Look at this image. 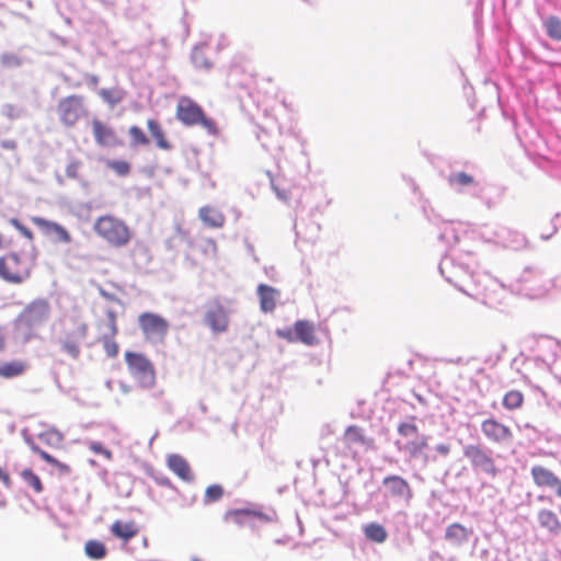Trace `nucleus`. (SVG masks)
<instances>
[{
    "instance_id": "nucleus-1",
    "label": "nucleus",
    "mask_w": 561,
    "mask_h": 561,
    "mask_svg": "<svg viewBox=\"0 0 561 561\" xmlns=\"http://www.w3.org/2000/svg\"><path fill=\"white\" fill-rule=\"evenodd\" d=\"M36 265L32 255L10 252L0 256V278L9 284L20 285L26 282Z\"/></svg>"
},
{
    "instance_id": "nucleus-2",
    "label": "nucleus",
    "mask_w": 561,
    "mask_h": 561,
    "mask_svg": "<svg viewBox=\"0 0 561 561\" xmlns=\"http://www.w3.org/2000/svg\"><path fill=\"white\" fill-rule=\"evenodd\" d=\"M36 439L53 449H57L61 447L65 436L61 432L56 428H48L37 435V437H33L31 435L24 436L25 444L30 447V449L37 454L46 463L56 468L58 473L60 474H70L71 467L65 462L59 461L57 458L51 456L50 454L43 450L39 445L36 443Z\"/></svg>"
},
{
    "instance_id": "nucleus-3",
    "label": "nucleus",
    "mask_w": 561,
    "mask_h": 561,
    "mask_svg": "<svg viewBox=\"0 0 561 561\" xmlns=\"http://www.w3.org/2000/svg\"><path fill=\"white\" fill-rule=\"evenodd\" d=\"M175 117L184 126L201 125L210 135H217L218 128L216 123L208 118L202 108L194 100L188 96H181L176 104Z\"/></svg>"
},
{
    "instance_id": "nucleus-4",
    "label": "nucleus",
    "mask_w": 561,
    "mask_h": 561,
    "mask_svg": "<svg viewBox=\"0 0 561 561\" xmlns=\"http://www.w3.org/2000/svg\"><path fill=\"white\" fill-rule=\"evenodd\" d=\"M93 230L108 244L116 248L126 245L131 237L128 226L111 215L99 217L93 225Z\"/></svg>"
},
{
    "instance_id": "nucleus-5",
    "label": "nucleus",
    "mask_w": 561,
    "mask_h": 561,
    "mask_svg": "<svg viewBox=\"0 0 561 561\" xmlns=\"http://www.w3.org/2000/svg\"><path fill=\"white\" fill-rule=\"evenodd\" d=\"M50 316V306L45 299H35L31 301L19 313L15 325L19 330L27 334V337L34 335V332L45 324Z\"/></svg>"
},
{
    "instance_id": "nucleus-6",
    "label": "nucleus",
    "mask_w": 561,
    "mask_h": 561,
    "mask_svg": "<svg viewBox=\"0 0 561 561\" xmlns=\"http://www.w3.org/2000/svg\"><path fill=\"white\" fill-rule=\"evenodd\" d=\"M129 374L145 388H152L156 383V369L150 359L142 353L127 351L124 354Z\"/></svg>"
},
{
    "instance_id": "nucleus-7",
    "label": "nucleus",
    "mask_w": 561,
    "mask_h": 561,
    "mask_svg": "<svg viewBox=\"0 0 561 561\" xmlns=\"http://www.w3.org/2000/svg\"><path fill=\"white\" fill-rule=\"evenodd\" d=\"M138 325L144 339L153 344L163 343L170 324L167 319L154 312H142L138 317Z\"/></svg>"
},
{
    "instance_id": "nucleus-8",
    "label": "nucleus",
    "mask_w": 561,
    "mask_h": 561,
    "mask_svg": "<svg viewBox=\"0 0 561 561\" xmlns=\"http://www.w3.org/2000/svg\"><path fill=\"white\" fill-rule=\"evenodd\" d=\"M202 321L213 334L226 333L230 325V311L215 298L206 304Z\"/></svg>"
},
{
    "instance_id": "nucleus-9",
    "label": "nucleus",
    "mask_w": 561,
    "mask_h": 561,
    "mask_svg": "<svg viewBox=\"0 0 561 561\" xmlns=\"http://www.w3.org/2000/svg\"><path fill=\"white\" fill-rule=\"evenodd\" d=\"M57 114L62 125L73 127L87 115L84 98L79 94L62 98L57 104Z\"/></svg>"
},
{
    "instance_id": "nucleus-10",
    "label": "nucleus",
    "mask_w": 561,
    "mask_h": 561,
    "mask_svg": "<svg viewBox=\"0 0 561 561\" xmlns=\"http://www.w3.org/2000/svg\"><path fill=\"white\" fill-rule=\"evenodd\" d=\"M89 327L87 323L76 321L64 337L60 340L61 350L72 358H78L81 345L88 336Z\"/></svg>"
},
{
    "instance_id": "nucleus-11",
    "label": "nucleus",
    "mask_w": 561,
    "mask_h": 561,
    "mask_svg": "<svg viewBox=\"0 0 561 561\" xmlns=\"http://www.w3.org/2000/svg\"><path fill=\"white\" fill-rule=\"evenodd\" d=\"M225 519L237 526L254 527L255 520L267 524L272 523L274 517L259 510L242 508L228 511L225 515Z\"/></svg>"
},
{
    "instance_id": "nucleus-12",
    "label": "nucleus",
    "mask_w": 561,
    "mask_h": 561,
    "mask_svg": "<svg viewBox=\"0 0 561 561\" xmlns=\"http://www.w3.org/2000/svg\"><path fill=\"white\" fill-rule=\"evenodd\" d=\"M91 129L95 144L99 147L110 148L122 145V140L116 130L100 118L91 121Z\"/></svg>"
},
{
    "instance_id": "nucleus-13",
    "label": "nucleus",
    "mask_w": 561,
    "mask_h": 561,
    "mask_svg": "<svg viewBox=\"0 0 561 561\" xmlns=\"http://www.w3.org/2000/svg\"><path fill=\"white\" fill-rule=\"evenodd\" d=\"M483 435L492 443L503 445L512 442V430L496 419H486L481 423Z\"/></svg>"
},
{
    "instance_id": "nucleus-14",
    "label": "nucleus",
    "mask_w": 561,
    "mask_h": 561,
    "mask_svg": "<svg viewBox=\"0 0 561 561\" xmlns=\"http://www.w3.org/2000/svg\"><path fill=\"white\" fill-rule=\"evenodd\" d=\"M530 474L536 486L551 489L561 499V479L552 470L535 465L531 467Z\"/></svg>"
},
{
    "instance_id": "nucleus-15",
    "label": "nucleus",
    "mask_w": 561,
    "mask_h": 561,
    "mask_svg": "<svg viewBox=\"0 0 561 561\" xmlns=\"http://www.w3.org/2000/svg\"><path fill=\"white\" fill-rule=\"evenodd\" d=\"M32 222L38 227L44 234L54 236L55 241L60 243H70L71 236L61 225L55 221L47 220L45 218L34 216L31 218Z\"/></svg>"
},
{
    "instance_id": "nucleus-16",
    "label": "nucleus",
    "mask_w": 561,
    "mask_h": 561,
    "mask_svg": "<svg viewBox=\"0 0 561 561\" xmlns=\"http://www.w3.org/2000/svg\"><path fill=\"white\" fill-rule=\"evenodd\" d=\"M106 317L107 334H105L101 341L106 355L108 357H116L119 351L118 344L115 341V336L118 332L116 313L113 310H108Z\"/></svg>"
},
{
    "instance_id": "nucleus-17",
    "label": "nucleus",
    "mask_w": 561,
    "mask_h": 561,
    "mask_svg": "<svg viewBox=\"0 0 561 561\" xmlns=\"http://www.w3.org/2000/svg\"><path fill=\"white\" fill-rule=\"evenodd\" d=\"M465 457L468 458L471 463L479 468L480 470L495 474L496 467L492 458L480 447L478 446H469L465 449Z\"/></svg>"
},
{
    "instance_id": "nucleus-18",
    "label": "nucleus",
    "mask_w": 561,
    "mask_h": 561,
    "mask_svg": "<svg viewBox=\"0 0 561 561\" xmlns=\"http://www.w3.org/2000/svg\"><path fill=\"white\" fill-rule=\"evenodd\" d=\"M382 484L389 489L392 496L410 501L413 496L412 489L407 480L399 476H388L382 480Z\"/></svg>"
},
{
    "instance_id": "nucleus-19",
    "label": "nucleus",
    "mask_w": 561,
    "mask_h": 561,
    "mask_svg": "<svg viewBox=\"0 0 561 561\" xmlns=\"http://www.w3.org/2000/svg\"><path fill=\"white\" fill-rule=\"evenodd\" d=\"M260 298V308L263 312H273L279 298V290L266 284H260L256 289Z\"/></svg>"
},
{
    "instance_id": "nucleus-20",
    "label": "nucleus",
    "mask_w": 561,
    "mask_h": 561,
    "mask_svg": "<svg viewBox=\"0 0 561 561\" xmlns=\"http://www.w3.org/2000/svg\"><path fill=\"white\" fill-rule=\"evenodd\" d=\"M400 450L407 453L410 458H420L425 455V450L428 447L427 437L424 435L409 438L407 440H403L401 444L400 442L397 443Z\"/></svg>"
},
{
    "instance_id": "nucleus-21",
    "label": "nucleus",
    "mask_w": 561,
    "mask_h": 561,
    "mask_svg": "<svg viewBox=\"0 0 561 561\" xmlns=\"http://www.w3.org/2000/svg\"><path fill=\"white\" fill-rule=\"evenodd\" d=\"M295 331L298 342L305 345H316L319 340L317 337L316 324L309 320H298L295 322Z\"/></svg>"
},
{
    "instance_id": "nucleus-22",
    "label": "nucleus",
    "mask_w": 561,
    "mask_h": 561,
    "mask_svg": "<svg viewBox=\"0 0 561 561\" xmlns=\"http://www.w3.org/2000/svg\"><path fill=\"white\" fill-rule=\"evenodd\" d=\"M167 463L169 469L180 479L186 482L193 481L194 476L188 462L184 457L178 454H172L168 457Z\"/></svg>"
},
{
    "instance_id": "nucleus-23",
    "label": "nucleus",
    "mask_w": 561,
    "mask_h": 561,
    "mask_svg": "<svg viewBox=\"0 0 561 561\" xmlns=\"http://www.w3.org/2000/svg\"><path fill=\"white\" fill-rule=\"evenodd\" d=\"M110 530L114 537L127 542L138 535L139 526L134 520L124 522L117 519L111 525Z\"/></svg>"
},
{
    "instance_id": "nucleus-24",
    "label": "nucleus",
    "mask_w": 561,
    "mask_h": 561,
    "mask_svg": "<svg viewBox=\"0 0 561 561\" xmlns=\"http://www.w3.org/2000/svg\"><path fill=\"white\" fill-rule=\"evenodd\" d=\"M148 131L153 139L157 148L163 151H169L173 148L172 142L169 140L165 130L162 125L157 119H148L147 121Z\"/></svg>"
},
{
    "instance_id": "nucleus-25",
    "label": "nucleus",
    "mask_w": 561,
    "mask_h": 561,
    "mask_svg": "<svg viewBox=\"0 0 561 561\" xmlns=\"http://www.w3.org/2000/svg\"><path fill=\"white\" fill-rule=\"evenodd\" d=\"M27 367V363L23 359L2 362L0 363V378L12 379L22 376Z\"/></svg>"
},
{
    "instance_id": "nucleus-26",
    "label": "nucleus",
    "mask_w": 561,
    "mask_h": 561,
    "mask_svg": "<svg viewBox=\"0 0 561 561\" xmlns=\"http://www.w3.org/2000/svg\"><path fill=\"white\" fill-rule=\"evenodd\" d=\"M198 216L201 220L210 228H221L225 224V216L218 209L204 206L199 209Z\"/></svg>"
},
{
    "instance_id": "nucleus-27",
    "label": "nucleus",
    "mask_w": 561,
    "mask_h": 561,
    "mask_svg": "<svg viewBox=\"0 0 561 561\" xmlns=\"http://www.w3.org/2000/svg\"><path fill=\"white\" fill-rule=\"evenodd\" d=\"M539 525L553 535L561 531V522L551 510L542 508L538 512Z\"/></svg>"
},
{
    "instance_id": "nucleus-28",
    "label": "nucleus",
    "mask_w": 561,
    "mask_h": 561,
    "mask_svg": "<svg viewBox=\"0 0 561 561\" xmlns=\"http://www.w3.org/2000/svg\"><path fill=\"white\" fill-rule=\"evenodd\" d=\"M125 94V91L121 88L101 89L99 91L100 98L111 107L122 103Z\"/></svg>"
},
{
    "instance_id": "nucleus-29",
    "label": "nucleus",
    "mask_w": 561,
    "mask_h": 561,
    "mask_svg": "<svg viewBox=\"0 0 561 561\" xmlns=\"http://www.w3.org/2000/svg\"><path fill=\"white\" fill-rule=\"evenodd\" d=\"M344 443L347 447L353 445H366L368 440L364 436V432L359 426L350 425L344 432Z\"/></svg>"
},
{
    "instance_id": "nucleus-30",
    "label": "nucleus",
    "mask_w": 561,
    "mask_h": 561,
    "mask_svg": "<svg viewBox=\"0 0 561 561\" xmlns=\"http://www.w3.org/2000/svg\"><path fill=\"white\" fill-rule=\"evenodd\" d=\"M364 534L367 539L382 543L386 541L388 535L383 526L377 523H370L364 527Z\"/></svg>"
},
{
    "instance_id": "nucleus-31",
    "label": "nucleus",
    "mask_w": 561,
    "mask_h": 561,
    "mask_svg": "<svg viewBox=\"0 0 561 561\" xmlns=\"http://www.w3.org/2000/svg\"><path fill=\"white\" fill-rule=\"evenodd\" d=\"M524 394L519 390L507 391L502 400V404L506 410L513 411L523 407Z\"/></svg>"
},
{
    "instance_id": "nucleus-32",
    "label": "nucleus",
    "mask_w": 561,
    "mask_h": 561,
    "mask_svg": "<svg viewBox=\"0 0 561 561\" xmlns=\"http://www.w3.org/2000/svg\"><path fill=\"white\" fill-rule=\"evenodd\" d=\"M414 421L415 416H411L408 422H402L398 425V433L403 440L421 436L419 427Z\"/></svg>"
},
{
    "instance_id": "nucleus-33",
    "label": "nucleus",
    "mask_w": 561,
    "mask_h": 561,
    "mask_svg": "<svg viewBox=\"0 0 561 561\" xmlns=\"http://www.w3.org/2000/svg\"><path fill=\"white\" fill-rule=\"evenodd\" d=\"M547 35L553 41H561V19L554 15L545 20Z\"/></svg>"
},
{
    "instance_id": "nucleus-34",
    "label": "nucleus",
    "mask_w": 561,
    "mask_h": 561,
    "mask_svg": "<svg viewBox=\"0 0 561 561\" xmlns=\"http://www.w3.org/2000/svg\"><path fill=\"white\" fill-rule=\"evenodd\" d=\"M87 556L91 559L100 560L106 554V548L104 543L98 540H89L84 546Z\"/></svg>"
},
{
    "instance_id": "nucleus-35",
    "label": "nucleus",
    "mask_w": 561,
    "mask_h": 561,
    "mask_svg": "<svg viewBox=\"0 0 561 561\" xmlns=\"http://www.w3.org/2000/svg\"><path fill=\"white\" fill-rule=\"evenodd\" d=\"M21 477L36 493H41L43 491V483L39 477L32 469L22 470Z\"/></svg>"
},
{
    "instance_id": "nucleus-36",
    "label": "nucleus",
    "mask_w": 561,
    "mask_h": 561,
    "mask_svg": "<svg viewBox=\"0 0 561 561\" xmlns=\"http://www.w3.org/2000/svg\"><path fill=\"white\" fill-rule=\"evenodd\" d=\"M128 134L133 146H148L150 142L144 130L136 125L129 127Z\"/></svg>"
},
{
    "instance_id": "nucleus-37",
    "label": "nucleus",
    "mask_w": 561,
    "mask_h": 561,
    "mask_svg": "<svg viewBox=\"0 0 561 561\" xmlns=\"http://www.w3.org/2000/svg\"><path fill=\"white\" fill-rule=\"evenodd\" d=\"M106 167L119 176H126L130 172V164L125 160H107Z\"/></svg>"
},
{
    "instance_id": "nucleus-38",
    "label": "nucleus",
    "mask_w": 561,
    "mask_h": 561,
    "mask_svg": "<svg viewBox=\"0 0 561 561\" xmlns=\"http://www.w3.org/2000/svg\"><path fill=\"white\" fill-rule=\"evenodd\" d=\"M224 495V489L219 484H211L205 491V502L211 503L220 500Z\"/></svg>"
},
{
    "instance_id": "nucleus-39",
    "label": "nucleus",
    "mask_w": 561,
    "mask_h": 561,
    "mask_svg": "<svg viewBox=\"0 0 561 561\" xmlns=\"http://www.w3.org/2000/svg\"><path fill=\"white\" fill-rule=\"evenodd\" d=\"M9 222L27 240L33 241L34 234L26 226H24L19 219L11 218Z\"/></svg>"
},
{
    "instance_id": "nucleus-40",
    "label": "nucleus",
    "mask_w": 561,
    "mask_h": 561,
    "mask_svg": "<svg viewBox=\"0 0 561 561\" xmlns=\"http://www.w3.org/2000/svg\"><path fill=\"white\" fill-rule=\"evenodd\" d=\"M9 222L27 240L33 241L34 234L26 226H24L19 219L11 218Z\"/></svg>"
},
{
    "instance_id": "nucleus-41",
    "label": "nucleus",
    "mask_w": 561,
    "mask_h": 561,
    "mask_svg": "<svg viewBox=\"0 0 561 561\" xmlns=\"http://www.w3.org/2000/svg\"><path fill=\"white\" fill-rule=\"evenodd\" d=\"M276 334L278 337H280L289 343L298 342L297 334L295 331V325L293 328L277 329Z\"/></svg>"
},
{
    "instance_id": "nucleus-42",
    "label": "nucleus",
    "mask_w": 561,
    "mask_h": 561,
    "mask_svg": "<svg viewBox=\"0 0 561 561\" xmlns=\"http://www.w3.org/2000/svg\"><path fill=\"white\" fill-rule=\"evenodd\" d=\"M81 168L80 161H72L66 168V174L68 178L77 179L79 176V170Z\"/></svg>"
},
{
    "instance_id": "nucleus-43",
    "label": "nucleus",
    "mask_w": 561,
    "mask_h": 561,
    "mask_svg": "<svg viewBox=\"0 0 561 561\" xmlns=\"http://www.w3.org/2000/svg\"><path fill=\"white\" fill-rule=\"evenodd\" d=\"M90 449L95 454L103 455L106 459H112V451L104 448L100 443H92Z\"/></svg>"
},
{
    "instance_id": "nucleus-44",
    "label": "nucleus",
    "mask_w": 561,
    "mask_h": 561,
    "mask_svg": "<svg viewBox=\"0 0 561 561\" xmlns=\"http://www.w3.org/2000/svg\"><path fill=\"white\" fill-rule=\"evenodd\" d=\"M458 183L462 185H470L474 183V180L472 176L466 174V173H458Z\"/></svg>"
},
{
    "instance_id": "nucleus-45",
    "label": "nucleus",
    "mask_w": 561,
    "mask_h": 561,
    "mask_svg": "<svg viewBox=\"0 0 561 561\" xmlns=\"http://www.w3.org/2000/svg\"><path fill=\"white\" fill-rule=\"evenodd\" d=\"M0 481H2V483H3L8 489H9V488H11V484H12V482H11V478H10L9 473H8V472H5L4 470H2L1 468H0Z\"/></svg>"
},
{
    "instance_id": "nucleus-46",
    "label": "nucleus",
    "mask_w": 561,
    "mask_h": 561,
    "mask_svg": "<svg viewBox=\"0 0 561 561\" xmlns=\"http://www.w3.org/2000/svg\"><path fill=\"white\" fill-rule=\"evenodd\" d=\"M205 243H206V248L215 255L218 250L216 241L213 239H207L205 241Z\"/></svg>"
},
{
    "instance_id": "nucleus-47",
    "label": "nucleus",
    "mask_w": 561,
    "mask_h": 561,
    "mask_svg": "<svg viewBox=\"0 0 561 561\" xmlns=\"http://www.w3.org/2000/svg\"><path fill=\"white\" fill-rule=\"evenodd\" d=\"M2 60L7 65L19 64L18 59L14 56H4Z\"/></svg>"
},
{
    "instance_id": "nucleus-48",
    "label": "nucleus",
    "mask_w": 561,
    "mask_h": 561,
    "mask_svg": "<svg viewBox=\"0 0 561 561\" xmlns=\"http://www.w3.org/2000/svg\"><path fill=\"white\" fill-rule=\"evenodd\" d=\"M515 237H516V238H518V239H519V241H520V243H522V244H520L519 247H517L516 249H522V248H525V247L527 245V240H526V238H525L524 236H520V234H517V233H516V234H515Z\"/></svg>"
},
{
    "instance_id": "nucleus-49",
    "label": "nucleus",
    "mask_w": 561,
    "mask_h": 561,
    "mask_svg": "<svg viewBox=\"0 0 561 561\" xmlns=\"http://www.w3.org/2000/svg\"><path fill=\"white\" fill-rule=\"evenodd\" d=\"M7 504V497L3 493L0 492V506H4Z\"/></svg>"
},
{
    "instance_id": "nucleus-50",
    "label": "nucleus",
    "mask_w": 561,
    "mask_h": 561,
    "mask_svg": "<svg viewBox=\"0 0 561 561\" xmlns=\"http://www.w3.org/2000/svg\"><path fill=\"white\" fill-rule=\"evenodd\" d=\"M437 449L442 453V454H447L449 451V448L448 447H445L443 445L438 446Z\"/></svg>"
},
{
    "instance_id": "nucleus-51",
    "label": "nucleus",
    "mask_w": 561,
    "mask_h": 561,
    "mask_svg": "<svg viewBox=\"0 0 561 561\" xmlns=\"http://www.w3.org/2000/svg\"><path fill=\"white\" fill-rule=\"evenodd\" d=\"M454 527H455L454 525H450V526L448 527V529H447V536H451V535H453V533H451V531H453Z\"/></svg>"
},
{
    "instance_id": "nucleus-52",
    "label": "nucleus",
    "mask_w": 561,
    "mask_h": 561,
    "mask_svg": "<svg viewBox=\"0 0 561 561\" xmlns=\"http://www.w3.org/2000/svg\"><path fill=\"white\" fill-rule=\"evenodd\" d=\"M446 264H447V261H443L442 264H440V272H442V274H444V267H445Z\"/></svg>"
},
{
    "instance_id": "nucleus-53",
    "label": "nucleus",
    "mask_w": 561,
    "mask_h": 561,
    "mask_svg": "<svg viewBox=\"0 0 561 561\" xmlns=\"http://www.w3.org/2000/svg\"><path fill=\"white\" fill-rule=\"evenodd\" d=\"M92 82H93L94 84H96V83H98V77H93V78H92Z\"/></svg>"
}]
</instances>
